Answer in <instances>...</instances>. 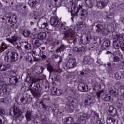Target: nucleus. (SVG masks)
I'll return each mask as SVG.
<instances>
[{
  "mask_svg": "<svg viewBox=\"0 0 124 124\" xmlns=\"http://www.w3.org/2000/svg\"><path fill=\"white\" fill-rule=\"evenodd\" d=\"M10 64H3L2 62H0V71H6L7 69L10 68Z\"/></svg>",
  "mask_w": 124,
  "mask_h": 124,
  "instance_id": "9",
  "label": "nucleus"
},
{
  "mask_svg": "<svg viewBox=\"0 0 124 124\" xmlns=\"http://www.w3.org/2000/svg\"><path fill=\"white\" fill-rule=\"evenodd\" d=\"M91 39H92L91 37L87 36L86 38V39L84 40H83L82 39H81L80 43H82V44H88V43H90V41H91Z\"/></svg>",
  "mask_w": 124,
  "mask_h": 124,
  "instance_id": "26",
  "label": "nucleus"
},
{
  "mask_svg": "<svg viewBox=\"0 0 124 124\" xmlns=\"http://www.w3.org/2000/svg\"><path fill=\"white\" fill-rule=\"evenodd\" d=\"M34 62H40V61H41V58L34 57Z\"/></svg>",
  "mask_w": 124,
  "mask_h": 124,
  "instance_id": "59",
  "label": "nucleus"
},
{
  "mask_svg": "<svg viewBox=\"0 0 124 124\" xmlns=\"http://www.w3.org/2000/svg\"><path fill=\"white\" fill-rule=\"evenodd\" d=\"M108 111L110 116H112V117H115V116H117V109L114 108V107H113L112 106H109Z\"/></svg>",
  "mask_w": 124,
  "mask_h": 124,
  "instance_id": "12",
  "label": "nucleus"
},
{
  "mask_svg": "<svg viewBox=\"0 0 124 124\" xmlns=\"http://www.w3.org/2000/svg\"><path fill=\"white\" fill-rule=\"evenodd\" d=\"M123 43H124V38L122 35H118L113 39V46L115 49H119Z\"/></svg>",
  "mask_w": 124,
  "mask_h": 124,
  "instance_id": "3",
  "label": "nucleus"
},
{
  "mask_svg": "<svg viewBox=\"0 0 124 124\" xmlns=\"http://www.w3.org/2000/svg\"><path fill=\"white\" fill-rule=\"evenodd\" d=\"M85 3L87 6L89 8L93 7V0H86Z\"/></svg>",
  "mask_w": 124,
  "mask_h": 124,
  "instance_id": "39",
  "label": "nucleus"
},
{
  "mask_svg": "<svg viewBox=\"0 0 124 124\" xmlns=\"http://www.w3.org/2000/svg\"><path fill=\"white\" fill-rule=\"evenodd\" d=\"M4 118L2 116H1L0 118V124H4V121H3Z\"/></svg>",
  "mask_w": 124,
  "mask_h": 124,
  "instance_id": "58",
  "label": "nucleus"
},
{
  "mask_svg": "<svg viewBox=\"0 0 124 124\" xmlns=\"http://www.w3.org/2000/svg\"><path fill=\"white\" fill-rule=\"evenodd\" d=\"M106 5H107V3L104 1H98L96 4L97 7L99 9H103V8H104V7L106 6Z\"/></svg>",
  "mask_w": 124,
  "mask_h": 124,
  "instance_id": "16",
  "label": "nucleus"
},
{
  "mask_svg": "<svg viewBox=\"0 0 124 124\" xmlns=\"http://www.w3.org/2000/svg\"><path fill=\"white\" fill-rule=\"evenodd\" d=\"M50 24L53 27L61 26L62 28H64V37L68 40L69 43H76L77 40L74 38V34L75 32L72 29L68 28L67 26H64L63 24H60V22L58 21V18L56 17H53L50 19Z\"/></svg>",
  "mask_w": 124,
  "mask_h": 124,
  "instance_id": "1",
  "label": "nucleus"
},
{
  "mask_svg": "<svg viewBox=\"0 0 124 124\" xmlns=\"http://www.w3.org/2000/svg\"><path fill=\"white\" fill-rule=\"evenodd\" d=\"M108 92L110 93L111 95H113V96H118L119 94V93L116 92L115 91H114L113 90V88H109L108 89Z\"/></svg>",
  "mask_w": 124,
  "mask_h": 124,
  "instance_id": "29",
  "label": "nucleus"
},
{
  "mask_svg": "<svg viewBox=\"0 0 124 124\" xmlns=\"http://www.w3.org/2000/svg\"><path fill=\"white\" fill-rule=\"evenodd\" d=\"M46 33L44 32H41L38 33V37L39 38V39H44L45 38H46Z\"/></svg>",
  "mask_w": 124,
  "mask_h": 124,
  "instance_id": "30",
  "label": "nucleus"
},
{
  "mask_svg": "<svg viewBox=\"0 0 124 124\" xmlns=\"http://www.w3.org/2000/svg\"><path fill=\"white\" fill-rule=\"evenodd\" d=\"M104 99L106 101H110L111 100V96L107 95L104 97Z\"/></svg>",
  "mask_w": 124,
  "mask_h": 124,
  "instance_id": "53",
  "label": "nucleus"
},
{
  "mask_svg": "<svg viewBox=\"0 0 124 124\" xmlns=\"http://www.w3.org/2000/svg\"><path fill=\"white\" fill-rule=\"evenodd\" d=\"M47 70L51 73V72H56L57 71V70L54 69V67L50 64H49L47 66Z\"/></svg>",
  "mask_w": 124,
  "mask_h": 124,
  "instance_id": "40",
  "label": "nucleus"
},
{
  "mask_svg": "<svg viewBox=\"0 0 124 124\" xmlns=\"http://www.w3.org/2000/svg\"><path fill=\"white\" fill-rule=\"evenodd\" d=\"M52 112L54 115H57L58 114H59V109L56 108V107H54Z\"/></svg>",
  "mask_w": 124,
  "mask_h": 124,
  "instance_id": "44",
  "label": "nucleus"
},
{
  "mask_svg": "<svg viewBox=\"0 0 124 124\" xmlns=\"http://www.w3.org/2000/svg\"><path fill=\"white\" fill-rule=\"evenodd\" d=\"M51 93L53 95H57V89L56 88H54L51 90Z\"/></svg>",
  "mask_w": 124,
  "mask_h": 124,
  "instance_id": "51",
  "label": "nucleus"
},
{
  "mask_svg": "<svg viewBox=\"0 0 124 124\" xmlns=\"http://www.w3.org/2000/svg\"><path fill=\"white\" fill-rule=\"evenodd\" d=\"M10 83L13 86V88H16L18 82H19V77L17 75L12 76L11 78H9Z\"/></svg>",
  "mask_w": 124,
  "mask_h": 124,
  "instance_id": "4",
  "label": "nucleus"
},
{
  "mask_svg": "<svg viewBox=\"0 0 124 124\" xmlns=\"http://www.w3.org/2000/svg\"><path fill=\"white\" fill-rule=\"evenodd\" d=\"M74 102L72 101L70 102L69 103H67L66 105V107H67V111L69 113H72L74 110Z\"/></svg>",
  "mask_w": 124,
  "mask_h": 124,
  "instance_id": "8",
  "label": "nucleus"
},
{
  "mask_svg": "<svg viewBox=\"0 0 124 124\" xmlns=\"http://www.w3.org/2000/svg\"><path fill=\"white\" fill-rule=\"evenodd\" d=\"M111 44V43L110 42V40H108L107 41H105L103 44L102 46L104 47V48H106L107 47H109Z\"/></svg>",
  "mask_w": 124,
  "mask_h": 124,
  "instance_id": "37",
  "label": "nucleus"
},
{
  "mask_svg": "<svg viewBox=\"0 0 124 124\" xmlns=\"http://www.w3.org/2000/svg\"><path fill=\"white\" fill-rule=\"evenodd\" d=\"M91 62V56H87L84 57V62H86L87 64H89Z\"/></svg>",
  "mask_w": 124,
  "mask_h": 124,
  "instance_id": "41",
  "label": "nucleus"
},
{
  "mask_svg": "<svg viewBox=\"0 0 124 124\" xmlns=\"http://www.w3.org/2000/svg\"><path fill=\"white\" fill-rule=\"evenodd\" d=\"M74 122V120H73V118L72 117H67L66 118V120L64 122V124H71L72 123Z\"/></svg>",
  "mask_w": 124,
  "mask_h": 124,
  "instance_id": "31",
  "label": "nucleus"
},
{
  "mask_svg": "<svg viewBox=\"0 0 124 124\" xmlns=\"http://www.w3.org/2000/svg\"><path fill=\"white\" fill-rule=\"evenodd\" d=\"M23 45H24V48L26 51H29L31 50V44L27 42H23Z\"/></svg>",
  "mask_w": 124,
  "mask_h": 124,
  "instance_id": "23",
  "label": "nucleus"
},
{
  "mask_svg": "<svg viewBox=\"0 0 124 124\" xmlns=\"http://www.w3.org/2000/svg\"><path fill=\"white\" fill-rule=\"evenodd\" d=\"M6 87L7 84L3 81H0V91H3L4 93H6L7 90H6Z\"/></svg>",
  "mask_w": 124,
  "mask_h": 124,
  "instance_id": "17",
  "label": "nucleus"
},
{
  "mask_svg": "<svg viewBox=\"0 0 124 124\" xmlns=\"http://www.w3.org/2000/svg\"><path fill=\"white\" fill-rule=\"evenodd\" d=\"M58 76L56 74H53L51 76V79L52 81H57V78Z\"/></svg>",
  "mask_w": 124,
  "mask_h": 124,
  "instance_id": "49",
  "label": "nucleus"
},
{
  "mask_svg": "<svg viewBox=\"0 0 124 124\" xmlns=\"http://www.w3.org/2000/svg\"><path fill=\"white\" fill-rule=\"evenodd\" d=\"M117 9L119 12H122L123 11V9L122 8L120 9V8H117Z\"/></svg>",
  "mask_w": 124,
  "mask_h": 124,
  "instance_id": "63",
  "label": "nucleus"
},
{
  "mask_svg": "<svg viewBox=\"0 0 124 124\" xmlns=\"http://www.w3.org/2000/svg\"><path fill=\"white\" fill-rule=\"evenodd\" d=\"M107 123L108 124H119V121L113 117H108L107 118Z\"/></svg>",
  "mask_w": 124,
  "mask_h": 124,
  "instance_id": "10",
  "label": "nucleus"
},
{
  "mask_svg": "<svg viewBox=\"0 0 124 124\" xmlns=\"http://www.w3.org/2000/svg\"><path fill=\"white\" fill-rule=\"evenodd\" d=\"M5 114V110L3 108H0V115Z\"/></svg>",
  "mask_w": 124,
  "mask_h": 124,
  "instance_id": "60",
  "label": "nucleus"
},
{
  "mask_svg": "<svg viewBox=\"0 0 124 124\" xmlns=\"http://www.w3.org/2000/svg\"><path fill=\"white\" fill-rule=\"evenodd\" d=\"M73 50L74 52H80V48L78 46H75L73 48Z\"/></svg>",
  "mask_w": 124,
  "mask_h": 124,
  "instance_id": "54",
  "label": "nucleus"
},
{
  "mask_svg": "<svg viewBox=\"0 0 124 124\" xmlns=\"http://www.w3.org/2000/svg\"><path fill=\"white\" fill-rule=\"evenodd\" d=\"M25 117L26 118L27 121H34L35 120V117H34V115H33V113L32 112L27 111L26 112V113L25 114Z\"/></svg>",
  "mask_w": 124,
  "mask_h": 124,
  "instance_id": "7",
  "label": "nucleus"
},
{
  "mask_svg": "<svg viewBox=\"0 0 124 124\" xmlns=\"http://www.w3.org/2000/svg\"><path fill=\"white\" fill-rule=\"evenodd\" d=\"M74 66H76V60L74 59L68 60L66 64V67L67 68H73Z\"/></svg>",
  "mask_w": 124,
  "mask_h": 124,
  "instance_id": "6",
  "label": "nucleus"
},
{
  "mask_svg": "<svg viewBox=\"0 0 124 124\" xmlns=\"http://www.w3.org/2000/svg\"><path fill=\"white\" fill-rule=\"evenodd\" d=\"M44 68L43 67H41L39 66H35L34 68V71L37 74H41L43 72Z\"/></svg>",
  "mask_w": 124,
  "mask_h": 124,
  "instance_id": "18",
  "label": "nucleus"
},
{
  "mask_svg": "<svg viewBox=\"0 0 124 124\" xmlns=\"http://www.w3.org/2000/svg\"><path fill=\"white\" fill-rule=\"evenodd\" d=\"M5 49H7V46H5V44L2 43V46H0V53H2Z\"/></svg>",
  "mask_w": 124,
  "mask_h": 124,
  "instance_id": "42",
  "label": "nucleus"
},
{
  "mask_svg": "<svg viewBox=\"0 0 124 124\" xmlns=\"http://www.w3.org/2000/svg\"><path fill=\"white\" fill-rule=\"evenodd\" d=\"M80 18L81 20H85L88 16V12L86 10H82L80 12Z\"/></svg>",
  "mask_w": 124,
  "mask_h": 124,
  "instance_id": "20",
  "label": "nucleus"
},
{
  "mask_svg": "<svg viewBox=\"0 0 124 124\" xmlns=\"http://www.w3.org/2000/svg\"><path fill=\"white\" fill-rule=\"evenodd\" d=\"M103 93V90H100L99 91H98V92L96 93V95L97 97L98 98H100V95H101V93Z\"/></svg>",
  "mask_w": 124,
  "mask_h": 124,
  "instance_id": "52",
  "label": "nucleus"
},
{
  "mask_svg": "<svg viewBox=\"0 0 124 124\" xmlns=\"http://www.w3.org/2000/svg\"><path fill=\"white\" fill-rule=\"evenodd\" d=\"M31 86H33V91H36V92H41L42 91V87L40 86L39 83H32V85L31 84Z\"/></svg>",
  "mask_w": 124,
  "mask_h": 124,
  "instance_id": "13",
  "label": "nucleus"
},
{
  "mask_svg": "<svg viewBox=\"0 0 124 124\" xmlns=\"http://www.w3.org/2000/svg\"><path fill=\"white\" fill-rule=\"evenodd\" d=\"M85 26V22L80 21L78 24V28H83Z\"/></svg>",
  "mask_w": 124,
  "mask_h": 124,
  "instance_id": "48",
  "label": "nucleus"
},
{
  "mask_svg": "<svg viewBox=\"0 0 124 124\" xmlns=\"http://www.w3.org/2000/svg\"><path fill=\"white\" fill-rule=\"evenodd\" d=\"M66 49V46L64 45H61L56 50V53H59V52H62V51H64V49Z\"/></svg>",
  "mask_w": 124,
  "mask_h": 124,
  "instance_id": "25",
  "label": "nucleus"
},
{
  "mask_svg": "<svg viewBox=\"0 0 124 124\" xmlns=\"http://www.w3.org/2000/svg\"><path fill=\"white\" fill-rule=\"evenodd\" d=\"M49 26V24H48V22H44L41 25L42 29H45V28H47Z\"/></svg>",
  "mask_w": 124,
  "mask_h": 124,
  "instance_id": "50",
  "label": "nucleus"
},
{
  "mask_svg": "<svg viewBox=\"0 0 124 124\" xmlns=\"http://www.w3.org/2000/svg\"><path fill=\"white\" fill-rule=\"evenodd\" d=\"M101 123V121L99 120L96 121V124H100Z\"/></svg>",
  "mask_w": 124,
  "mask_h": 124,
  "instance_id": "64",
  "label": "nucleus"
},
{
  "mask_svg": "<svg viewBox=\"0 0 124 124\" xmlns=\"http://www.w3.org/2000/svg\"><path fill=\"white\" fill-rule=\"evenodd\" d=\"M18 59L19 55L15 52H12L10 54V57L7 54L5 55L4 58L5 62H15Z\"/></svg>",
  "mask_w": 124,
  "mask_h": 124,
  "instance_id": "2",
  "label": "nucleus"
},
{
  "mask_svg": "<svg viewBox=\"0 0 124 124\" xmlns=\"http://www.w3.org/2000/svg\"><path fill=\"white\" fill-rule=\"evenodd\" d=\"M30 93H31L32 95L35 98H39L41 96V92H36L33 90L32 88L30 89Z\"/></svg>",
  "mask_w": 124,
  "mask_h": 124,
  "instance_id": "11",
  "label": "nucleus"
},
{
  "mask_svg": "<svg viewBox=\"0 0 124 124\" xmlns=\"http://www.w3.org/2000/svg\"><path fill=\"white\" fill-rule=\"evenodd\" d=\"M38 16V13L37 12H35L33 13L30 14V17L32 19H34V20H37L39 19Z\"/></svg>",
  "mask_w": 124,
  "mask_h": 124,
  "instance_id": "27",
  "label": "nucleus"
},
{
  "mask_svg": "<svg viewBox=\"0 0 124 124\" xmlns=\"http://www.w3.org/2000/svg\"><path fill=\"white\" fill-rule=\"evenodd\" d=\"M39 81V79H38V78H34L32 79V84H33V83H34V84H35V83H37V82Z\"/></svg>",
  "mask_w": 124,
  "mask_h": 124,
  "instance_id": "57",
  "label": "nucleus"
},
{
  "mask_svg": "<svg viewBox=\"0 0 124 124\" xmlns=\"http://www.w3.org/2000/svg\"><path fill=\"white\" fill-rule=\"evenodd\" d=\"M28 4L31 7L35 6L36 4V0H29Z\"/></svg>",
  "mask_w": 124,
  "mask_h": 124,
  "instance_id": "34",
  "label": "nucleus"
},
{
  "mask_svg": "<svg viewBox=\"0 0 124 124\" xmlns=\"http://www.w3.org/2000/svg\"><path fill=\"white\" fill-rule=\"evenodd\" d=\"M74 10L72 11L71 13L72 16H77L78 15V13L79 12V8H78V6L77 5H75L73 7Z\"/></svg>",
  "mask_w": 124,
  "mask_h": 124,
  "instance_id": "21",
  "label": "nucleus"
},
{
  "mask_svg": "<svg viewBox=\"0 0 124 124\" xmlns=\"http://www.w3.org/2000/svg\"><path fill=\"white\" fill-rule=\"evenodd\" d=\"M18 38L17 36H13L12 37V38H7L6 41L10 42V43H11L12 44H14V43H16V42H17V40H18Z\"/></svg>",
  "mask_w": 124,
  "mask_h": 124,
  "instance_id": "19",
  "label": "nucleus"
},
{
  "mask_svg": "<svg viewBox=\"0 0 124 124\" xmlns=\"http://www.w3.org/2000/svg\"><path fill=\"white\" fill-rule=\"evenodd\" d=\"M53 57L54 59H59V61H58V64H60L61 62H62V57H59V55H57L56 54H54Z\"/></svg>",
  "mask_w": 124,
  "mask_h": 124,
  "instance_id": "43",
  "label": "nucleus"
},
{
  "mask_svg": "<svg viewBox=\"0 0 124 124\" xmlns=\"http://www.w3.org/2000/svg\"><path fill=\"white\" fill-rule=\"evenodd\" d=\"M30 33V31H23V34L25 37H28V36H29Z\"/></svg>",
  "mask_w": 124,
  "mask_h": 124,
  "instance_id": "45",
  "label": "nucleus"
},
{
  "mask_svg": "<svg viewBox=\"0 0 124 124\" xmlns=\"http://www.w3.org/2000/svg\"><path fill=\"white\" fill-rule=\"evenodd\" d=\"M78 89L81 92H87L88 91V86L83 83H81L79 84Z\"/></svg>",
  "mask_w": 124,
  "mask_h": 124,
  "instance_id": "15",
  "label": "nucleus"
},
{
  "mask_svg": "<svg viewBox=\"0 0 124 124\" xmlns=\"http://www.w3.org/2000/svg\"><path fill=\"white\" fill-rule=\"evenodd\" d=\"M54 1V3L57 7H60L62 6V0H53Z\"/></svg>",
  "mask_w": 124,
  "mask_h": 124,
  "instance_id": "35",
  "label": "nucleus"
},
{
  "mask_svg": "<svg viewBox=\"0 0 124 124\" xmlns=\"http://www.w3.org/2000/svg\"><path fill=\"white\" fill-rule=\"evenodd\" d=\"M39 57H40L41 59H46L47 58V56H46L44 53H43V51H42L38 55Z\"/></svg>",
  "mask_w": 124,
  "mask_h": 124,
  "instance_id": "46",
  "label": "nucleus"
},
{
  "mask_svg": "<svg viewBox=\"0 0 124 124\" xmlns=\"http://www.w3.org/2000/svg\"><path fill=\"white\" fill-rule=\"evenodd\" d=\"M12 109L13 110L14 117L15 118H19V117L21 116L22 112L21 111V109H20V108L14 105L12 108Z\"/></svg>",
  "mask_w": 124,
  "mask_h": 124,
  "instance_id": "5",
  "label": "nucleus"
},
{
  "mask_svg": "<svg viewBox=\"0 0 124 124\" xmlns=\"http://www.w3.org/2000/svg\"><path fill=\"white\" fill-rule=\"evenodd\" d=\"M115 77L117 80H121L122 77H124L123 73L121 72H118L115 74Z\"/></svg>",
  "mask_w": 124,
  "mask_h": 124,
  "instance_id": "33",
  "label": "nucleus"
},
{
  "mask_svg": "<svg viewBox=\"0 0 124 124\" xmlns=\"http://www.w3.org/2000/svg\"><path fill=\"white\" fill-rule=\"evenodd\" d=\"M42 51H41L40 48L38 47H34L32 50L33 54H34V55H36L37 56H39Z\"/></svg>",
  "mask_w": 124,
  "mask_h": 124,
  "instance_id": "22",
  "label": "nucleus"
},
{
  "mask_svg": "<svg viewBox=\"0 0 124 124\" xmlns=\"http://www.w3.org/2000/svg\"><path fill=\"white\" fill-rule=\"evenodd\" d=\"M62 90L57 89V90H56V95H61V94H62Z\"/></svg>",
  "mask_w": 124,
  "mask_h": 124,
  "instance_id": "56",
  "label": "nucleus"
},
{
  "mask_svg": "<svg viewBox=\"0 0 124 124\" xmlns=\"http://www.w3.org/2000/svg\"><path fill=\"white\" fill-rule=\"evenodd\" d=\"M11 21L14 24H16L18 22V17L15 15H14L11 17Z\"/></svg>",
  "mask_w": 124,
  "mask_h": 124,
  "instance_id": "36",
  "label": "nucleus"
},
{
  "mask_svg": "<svg viewBox=\"0 0 124 124\" xmlns=\"http://www.w3.org/2000/svg\"><path fill=\"white\" fill-rule=\"evenodd\" d=\"M96 31L97 32H102V33L105 32V29H104V27L101 24H96Z\"/></svg>",
  "mask_w": 124,
  "mask_h": 124,
  "instance_id": "14",
  "label": "nucleus"
},
{
  "mask_svg": "<svg viewBox=\"0 0 124 124\" xmlns=\"http://www.w3.org/2000/svg\"><path fill=\"white\" fill-rule=\"evenodd\" d=\"M92 114H94V115H95V116H96V117H99L98 114L95 111H93Z\"/></svg>",
  "mask_w": 124,
  "mask_h": 124,
  "instance_id": "62",
  "label": "nucleus"
},
{
  "mask_svg": "<svg viewBox=\"0 0 124 124\" xmlns=\"http://www.w3.org/2000/svg\"><path fill=\"white\" fill-rule=\"evenodd\" d=\"M104 19H106L107 21H110L112 19H114V16L111 14H105L104 16Z\"/></svg>",
  "mask_w": 124,
  "mask_h": 124,
  "instance_id": "28",
  "label": "nucleus"
},
{
  "mask_svg": "<svg viewBox=\"0 0 124 124\" xmlns=\"http://www.w3.org/2000/svg\"><path fill=\"white\" fill-rule=\"evenodd\" d=\"M114 62H119L120 61V58L118 56H114L113 57Z\"/></svg>",
  "mask_w": 124,
  "mask_h": 124,
  "instance_id": "55",
  "label": "nucleus"
},
{
  "mask_svg": "<svg viewBox=\"0 0 124 124\" xmlns=\"http://www.w3.org/2000/svg\"><path fill=\"white\" fill-rule=\"evenodd\" d=\"M87 117L88 115L86 114H83L79 118L78 121L79 122H83V121H86Z\"/></svg>",
  "mask_w": 124,
  "mask_h": 124,
  "instance_id": "38",
  "label": "nucleus"
},
{
  "mask_svg": "<svg viewBox=\"0 0 124 124\" xmlns=\"http://www.w3.org/2000/svg\"><path fill=\"white\" fill-rule=\"evenodd\" d=\"M40 40V39L39 38H38L33 41L32 43L34 45V47H39V46H40V43L39 42Z\"/></svg>",
  "mask_w": 124,
  "mask_h": 124,
  "instance_id": "32",
  "label": "nucleus"
},
{
  "mask_svg": "<svg viewBox=\"0 0 124 124\" xmlns=\"http://www.w3.org/2000/svg\"><path fill=\"white\" fill-rule=\"evenodd\" d=\"M20 101H21L23 104H26L28 103V99L25 98V97H23L20 99Z\"/></svg>",
  "mask_w": 124,
  "mask_h": 124,
  "instance_id": "47",
  "label": "nucleus"
},
{
  "mask_svg": "<svg viewBox=\"0 0 124 124\" xmlns=\"http://www.w3.org/2000/svg\"><path fill=\"white\" fill-rule=\"evenodd\" d=\"M93 100L90 95H89L87 97V99L85 100L84 103L85 105H92L93 104Z\"/></svg>",
  "mask_w": 124,
  "mask_h": 124,
  "instance_id": "24",
  "label": "nucleus"
},
{
  "mask_svg": "<svg viewBox=\"0 0 124 124\" xmlns=\"http://www.w3.org/2000/svg\"><path fill=\"white\" fill-rule=\"evenodd\" d=\"M79 48V52H84V51H85V47L84 46H81Z\"/></svg>",
  "mask_w": 124,
  "mask_h": 124,
  "instance_id": "61",
  "label": "nucleus"
}]
</instances>
